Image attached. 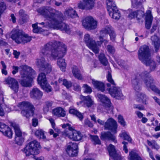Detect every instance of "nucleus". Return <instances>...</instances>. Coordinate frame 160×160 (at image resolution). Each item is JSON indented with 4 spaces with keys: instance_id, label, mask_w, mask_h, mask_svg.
I'll return each instance as SVG.
<instances>
[{
    "instance_id": "f257e3e1",
    "label": "nucleus",
    "mask_w": 160,
    "mask_h": 160,
    "mask_svg": "<svg viewBox=\"0 0 160 160\" xmlns=\"http://www.w3.org/2000/svg\"><path fill=\"white\" fill-rule=\"evenodd\" d=\"M66 46L62 43L53 41L47 43L41 50V53L43 56L37 61L40 70L47 73H50L52 66L47 61L58 59V66L62 71L65 72L66 64L62 57L66 54Z\"/></svg>"
},
{
    "instance_id": "f03ea898",
    "label": "nucleus",
    "mask_w": 160,
    "mask_h": 160,
    "mask_svg": "<svg viewBox=\"0 0 160 160\" xmlns=\"http://www.w3.org/2000/svg\"><path fill=\"white\" fill-rule=\"evenodd\" d=\"M38 11L43 16L47 19L48 21L47 22L37 23L32 24L33 31L34 33H38L42 32V28L38 27L37 25L38 24L46 27L60 29L62 31H64L67 33L70 32L69 26L62 22L63 18L62 14L60 12L49 7L39 8Z\"/></svg>"
},
{
    "instance_id": "7ed1b4c3",
    "label": "nucleus",
    "mask_w": 160,
    "mask_h": 160,
    "mask_svg": "<svg viewBox=\"0 0 160 160\" xmlns=\"http://www.w3.org/2000/svg\"><path fill=\"white\" fill-rule=\"evenodd\" d=\"M148 75L145 72L142 73L137 76V78L132 81V86L136 91L139 90L141 87V84L138 79L146 78L144 83L148 88H150L153 91L160 96V91L154 85V81L152 78L148 77Z\"/></svg>"
},
{
    "instance_id": "20e7f679",
    "label": "nucleus",
    "mask_w": 160,
    "mask_h": 160,
    "mask_svg": "<svg viewBox=\"0 0 160 160\" xmlns=\"http://www.w3.org/2000/svg\"><path fill=\"white\" fill-rule=\"evenodd\" d=\"M21 79L19 81L21 85L24 87L31 86L35 73L32 68L26 65L20 67Z\"/></svg>"
},
{
    "instance_id": "39448f33",
    "label": "nucleus",
    "mask_w": 160,
    "mask_h": 160,
    "mask_svg": "<svg viewBox=\"0 0 160 160\" xmlns=\"http://www.w3.org/2000/svg\"><path fill=\"white\" fill-rule=\"evenodd\" d=\"M18 108L21 110V114L22 116L28 118L33 115L34 107L33 105L30 102L27 101H23L19 103L17 106H11L10 108L7 107L4 108L5 111L9 112L13 110H17Z\"/></svg>"
},
{
    "instance_id": "423d86ee",
    "label": "nucleus",
    "mask_w": 160,
    "mask_h": 160,
    "mask_svg": "<svg viewBox=\"0 0 160 160\" xmlns=\"http://www.w3.org/2000/svg\"><path fill=\"white\" fill-rule=\"evenodd\" d=\"M138 56L139 60L147 66H149L152 70L155 69L156 64L150 58L149 49L147 46L143 45L140 48Z\"/></svg>"
},
{
    "instance_id": "0eeeda50",
    "label": "nucleus",
    "mask_w": 160,
    "mask_h": 160,
    "mask_svg": "<svg viewBox=\"0 0 160 160\" xmlns=\"http://www.w3.org/2000/svg\"><path fill=\"white\" fill-rule=\"evenodd\" d=\"M7 38L10 37L17 43H26L30 42L31 40V37L25 34L21 30L18 29H13L10 33L6 35Z\"/></svg>"
},
{
    "instance_id": "6e6552de",
    "label": "nucleus",
    "mask_w": 160,
    "mask_h": 160,
    "mask_svg": "<svg viewBox=\"0 0 160 160\" xmlns=\"http://www.w3.org/2000/svg\"><path fill=\"white\" fill-rule=\"evenodd\" d=\"M40 148V143L34 140L28 143L22 151L27 156L34 157L36 160H44V157H42L37 158L34 157V155L39 153V150Z\"/></svg>"
},
{
    "instance_id": "1a4fd4ad",
    "label": "nucleus",
    "mask_w": 160,
    "mask_h": 160,
    "mask_svg": "<svg viewBox=\"0 0 160 160\" xmlns=\"http://www.w3.org/2000/svg\"><path fill=\"white\" fill-rule=\"evenodd\" d=\"M62 127L66 130L63 132V135L73 140L78 141L82 138V135L80 132L76 131L69 124L62 125Z\"/></svg>"
},
{
    "instance_id": "9d476101",
    "label": "nucleus",
    "mask_w": 160,
    "mask_h": 160,
    "mask_svg": "<svg viewBox=\"0 0 160 160\" xmlns=\"http://www.w3.org/2000/svg\"><path fill=\"white\" fill-rule=\"evenodd\" d=\"M108 34H109L111 40L112 41H115L116 37L115 33L111 27H106L103 28L100 32L98 37L100 42H97L98 45H100L103 42L105 44L107 42V40L103 39V38L105 37Z\"/></svg>"
},
{
    "instance_id": "9b49d317",
    "label": "nucleus",
    "mask_w": 160,
    "mask_h": 160,
    "mask_svg": "<svg viewBox=\"0 0 160 160\" xmlns=\"http://www.w3.org/2000/svg\"><path fill=\"white\" fill-rule=\"evenodd\" d=\"M84 41L86 44L88 48L91 49L95 53H97L98 52L99 49V46L97 41L96 43L95 41L93 40L92 37L88 34H85L84 38Z\"/></svg>"
},
{
    "instance_id": "f8f14e48",
    "label": "nucleus",
    "mask_w": 160,
    "mask_h": 160,
    "mask_svg": "<svg viewBox=\"0 0 160 160\" xmlns=\"http://www.w3.org/2000/svg\"><path fill=\"white\" fill-rule=\"evenodd\" d=\"M97 122L101 125H104L106 129L111 130L113 133H117V123L116 122L113 118H109L107 120L105 123L104 121L100 119H98Z\"/></svg>"
},
{
    "instance_id": "ddd939ff",
    "label": "nucleus",
    "mask_w": 160,
    "mask_h": 160,
    "mask_svg": "<svg viewBox=\"0 0 160 160\" xmlns=\"http://www.w3.org/2000/svg\"><path fill=\"white\" fill-rule=\"evenodd\" d=\"M82 24L83 27L88 30L96 29L98 26V22L91 17H88L84 19Z\"/></svg>"
},
{
    "instance_id": "4468645a",
    "label": "nucleus",
    "mask_w": 160,
    "mask_h": 160,
    "mask_svg": "<svg viewBox=\"0 0 160 160\" xmlns=\"http://www.w3.org/2000/svg\"><path fill=\"white\" fill-rule=\"evenodd\" d=\"M13 127L15 130V138L16 143L21 145L24 141V138L22 135V132L18 125L14 124Z\"/></svg>"
},
{
    "instance_id": "2eb2a0df",
    "label": "nucleus",
    "mask_w": 160,
    "mask_h": 160,
    "mask_svg": "<svg viewBox=\"0 0 160 160\" xmlns=\"http://www.w3.org/2000/svg\"><path fill=\"white\" fill-rule=\"evenodd\" d=\"M112 88H108L107 90L111 95L117 99L122 98L123 97L121 89L115 86H112Z\"/></svg>"
},
{
    "instance_id": "dca6fc26",
    "label": "nucleus",
    "mask_w": 160,
    "mask_h": 160,
    "mask_svg": "<svg viewBox=\"0 0 160 160\" xmlns=\"http://www.w3.org/2000/svg\"><path fill=\"white\" fill-rule=\"evenodd\" d=\"M112 88H108L107 90L111 95L117 99L122 98L123 97L121 89L115 86H112Z\"/></svg>"
},
{
    "instance_id": "f3484780",
    "label": "nucleus",
    "mask_w": 160,
    "mask_h": 160,
    "mask_svg": "<svg viewBox=\"0 0 160 160\" xmlns=\"http://www.w3.org/2000/svg\"><path fill=\"white\" fill-rule=\"evenodd\" d=\"M4 83L6 84L9 85V87L14 92H17L18 91V81L10 77H8L5 79Z\"/></svg>"
},
{
    "instance_id": "a211bd4d",
    "label": "nucleus",
    "mask_w": 160,
    "mask_h": 160,
    "mask_svg": "<svg viewBox=\"0 0 160 160\" xmlns=\"http://www.w3.org/2000/svg\"><path fill=\"white\" fill-rule=\"evenodd\" d=\"M96 0H83V2L78 3V7L82 9H90L92 8L95 5Z\"/></svg>"
},
{
    "instance_id": "6ab92c4d",
    "label": "nucleus",
    "mask_w": 160,
    "mask_h": 160,
    "mask_svg": "<svg viewBox=\"0 0 160 160\" xmlns=\"http://www.w3.org/2000/svg\"><path fill=\"white\" fill-rule=\"evenodd\" d=\"M78 145L75 142H69L67 146L66 152L71 157L76 156L78 153Z\"/></svg>"
},
{
    "instance_id": "aec40b11",
    "label": "nucleus",
    "mask_w": 160,
    "mask_h": 160,
    "mask_svg": "<svg viewBox=\"0 0 160 160\" xmlns=\"http://www.w3.org/2000/svg\"><path fill=\"white\" fill-rule=\"evenodd\" d=\"M0 131L5 136L11 138L13 134V132L11 128L4 123L0 122Z\"/></svg>"
},
{
    "instance_id": "412c9836",
    "label": "nucleus",
    "mask_w": 160,
    "mask_h": 160,
    "mask_svg": "<svg viewBox=\"0 0 160 160\" xmlns=\"http://www.w3.org/2000/svg\"><path fill=\"white\" fill-rule=\"evenodd\" d=\"M98 100L101 102L103 105L105 107L110 108L111 102L110 99L107 96L102 94H97Z\"/></svg>"
},
{
    "instance_id": "4be33fe9",
    "label": "nucleus",
    "mask_w": 160,
    "mask_h": 160,
    "mask_svg": "<svg viewBox=\"0 0 160 160\" xmlns=\"http://www.w3.org/2000/svg\"><path fill=\"white\" fill-rule=\"evenodd\" d=\"M42 92L37 88H33L30 91V97L34 99H39L42 96Z\"/></svg>"
},
{
    "instance_id": "5701e85b",
    "label": "nucleus",
    "mask_w": 160,
    "mask_h": 160,
    "mask_svg": "<svg viewBox=\"0 0 160 160\" xmlns=\"http://www.w3.org/2000/svg\"><path fill=\"white\" fill-rule=\"evenodd\" d=\"M101 138L102 140H110L115 143L117 142L116 137L112 135L110 132H103L101 133Z\"/></svg>"
},
{
    "instance_id": "b1692460",
    "label": "nucleus",
    "mask_w": 160,
    "mask_h": 160,
    "mask_svg": "<svg viewBox=\"0 0 160 160\" xmlns=\"http://www.w3.org/2000/svg\"><path fill=\"white\" fill-rule=\"evenodd\" d=\"M92 83L95 88L102 92L105 91V86L103 82L94 79H92Z\"/></svg>"
},
{
    "instance_id": "393cba45",
    "label": "nucleus",
    "mask_w": 160,
    "mask_h": 160,
    "mask_svg": "<svg viewBox=\"0 0 160 160\" xmlns=\"http://www.w3.org/2000/svg\"><path fill=\"white\" fill-rule=\"evenodd\" d=\"M52 114L58 117H64L66 115V112L63 108L61 107H58L52 110Z\"/></svg>"
},
{
    "instance_id": "a878e982",
    "label": "nucleus",
    "mask_w": 160,
    "mask_h": 160,
    "mask_svg": "<svg viewBox=\"0 0 160 160\" xmlns=\"http://www.w3.org/2000/svg\"><path fill=\"white\" fill-rule=\"evenodd\" d=\"M151 13V12L149 10L147 11L146 13L145 26L147 29L150 28L153 20V17Z\"/></svg>"
},
{
    "instance_id": "bb28decb",
    "label": "nucleus",
    "mask_w": 160,
    "mask_h": 160,
    "mask_svg": "<svg viewBox=\"0 0 160 160\" xmlns=\"http://www.w3.org/2000/svg\"><path fill=\"white\" fill-rule=\"evenodd\" d=\"M80 98L83 101L85 105L88 107H91L94 104L93 101L91 97L89 96L85 97L83 96H81Z\"/></svg>"
},
{
    "instance_id": "cd10ccee",
    "label": "nucleus",
    "mask_w": 160,
    "mask_h": 160,
    "mask_svg": "<svg viewBox=\"0 0 160 160\" xmlns=\"http://www.w3.org/2000/svg\"><path fill=\"white\" fill-rule=\"evenodd\" d=\"M137 101L145 105L148 104V99L144 93L138 92L137 94Z\"/></svg>"
},
{
    "instance_id": "c85d7f7f",
    "label": "nucleus",
    "mask_w": 160,
    "mask_h": 160,
    "mask_svg": "<svg viewBox=\"0 0 160 160\" xmlns=\"http://www.w3.org/2000/svg\"><path fill=\"white\" fill-rule=\"evenodd\" d=\"M38 82L40 86L48 83L45 74L42 72L40 73L38 78Z\"/></svg>"
},
{
    "instance_id": "c756f323",
    "label": "nucleus",
    "mask_w": 160,
    "mask_h": 160,
    "mask_svg": "<svg viewBox=\"0 0 160 160\" xmlns=\"http://www.w3.org/2000/svg\"><path fill=\"white\" fill-rule=\"evenodd\" d=\"M152 43L154 46L156 51H157L160 46V40L159 38L156 35H154L151 38Z\"/></svg>"
},
{
    "instance_id": "7c9ffc66",
    "label": "nucleus",
    "mask_w": 160,
    "mask_h": 160,
    "mask_svg": "<svg viewBox=\"0 0 160 160\" xmlns=\"http://www.w3.org/2000/svg\"><path fill=\"white\" fill-rule=\"evenodd\" d=\"M109 15L111 17L115 20H118L121 16V14L117 8L114 9L112 11L108 12Z\"/></svg>"
},
{
    "instance_id": "2f4dec72",
    "label": "nucleus",
    "mask_w": 160,
    "mask_h": 160,
    "mask_svg": "<svg viewBox=\"0 0 160 160\" xmlns=\"http://www.w3.org/2000/svg\"><path fill=\"white\" fill-rule=\"evenodd\" d=\"M72 72L75 78L80 80L82 78L80 70L77 66H73L72 68Z\"/></svg>"
},
{
    "instance_id": "473e14b6",
    "label": "nucleus",
    "mask_w": 160,
    "mask_h": 160,
    "mask_svg": "<svg viewBox=\"0 0 160 160\" xmlns=\"http://www.w3.org/2000/svg\"><path fill=\"white\" fill-rule=\"evenodd\" d=\"M128 11L130 13L128 16V17L130 18H133L136 17H138L139 16H140V18L141 16L142 17L143 14V12L140 11H138L137 12V11H133L131 9H129Z\"/></svg>"
},
{
    "instance_id": "72a5a7b5",
    "label": "nucleus",
    "mask_w": 160,
    "mask_h": 160,
    "mask_svg": "<svg viewBox=\"0 0 160 160\" xmlns=\"http://www.w3.org/2000/svg\"><path fill=\"white\" fill-rule=\"evenodd\" d=\"M69 112L76 115L80 120H82L83 119V117L82 114L72 107H71L70 108Z\"/></svg>"
},
{
    "instance_id": "f704fd0d",
    "label": "nucleus",
    "mask_w": 160,
    "mask_h": 160,
    "mask_svg": "<svg viewBox=\"0 0 160 160\" xmlns=\"http://www.w3.org/2000/svg\"><path fill=\"white\" fill-rule=\"evenodd\" d=\"M128 159L129 160H142L137 153L134 151H132L130 152Z\"/></svg>"
},
{
    "instance_id": "c9c22d12",
    "label": "nucleus",
    "mask_w": 160,
    "mask_h": 160,
    "mask_svg": "<svg viewBox=\"0 0 160 160\" xmlns=\"http://www.w3.org/2000/svg\"><path fill=\"white\" fill-rule=\"evenodd\" d=\"M119 136L123 139L127 140L130 142L132 140L128 133L125 130L122 131L119 134Z\"/></svg>"
},
{
    "instance_id": "e433bc0d",
    "label": "nucleus",
    "mask_w": 160,
    "mask_h": 160,
    "mask_svg": "<svg viewBox=\"0 0 160 160\" xmlns=\"http://www.w3.org/2000/svg\"><path fill=\"white\" fill-rule=\"evenodd\" d=\"M65 15L66 16H69L72 18H76L77 17V14L76 12L71 8H69L66 11Z\"/></svg>"
},
{
    "instance_id": "4c0bfd02",
    "label": "nucleus",
    "mask_w": 160,
    "mask_h": 160,
    "mask_svg": "<svg viewBox=\"0 0 160 160\" xmlns=\"http://www.w3.org/2000/svg\"><path fill=\"white\" fill-rule=\"evenodd\" d=\"M106 2L108 12L112 11L113 9L117 8L113 0H107Z\"/></svg>"
},
{
    "instance_id": "58836bf2",
    "label": "nucleus",
    "mask_w": 160,
    "mask_h": 160,
    "mask_svg": "<svg viewBox=\"0 0 160 160\" xmlns=\"http://www.w3.org/2000/svg\"><path fill=\"white\" fill-rule=\"evenodd\" d=\"M58 82L60 84H62L67 88H69L72 86L71 82L70 81H67L66 79L62 78H59L58 79Z\"/></svg>"
},
{
    "instance_id": "ea45409f",
    "label": "nucleus",
    "mask_w": 160,
    "mask_h": 160,
    "mask_svg": "<svg viewBox=\"0 0 160 160\" xmlns=\"http://www.w3.org/2000/svg\"><path fill=\"white\" fill-rule=\"evenodd\" d=\"M99 60L101 62L104 66H107L108 64V60L105 57L103 53H101L99 56Z\"/></svg>"
},
{
    "instance_id": "a19ab883",
    "label": "nucleus",
    "mask_w": 160,
    "mask_h": 160,
    "mask_svg": "<svg viewBox=\"0 0 160 160\" xmlns=\"http://www.w3.org/2000/svg\"><path fill=\"white\" fill-rule=\"evenodd\" d=\"M107 149L110 156L118 152L116 150L115 146L110 144L108 147Z\"/></svg>"
},
{
    "instance_id": "79ce46f5",
    "label": "nucleus",
    "mask_w": 160,
    "mask_h": 160,
    "mask_svg": "<svg viewBox=\"0 0 160 160\" xmlns=\"http://www.w3.org/2000/svg\"><path fill=\"white\" fill-rule=\"evenodd\" d=\"M35 135L38 138L45 139L46 138L44 135V132L41 129H38L35 132Z\"/></svg>"
},
{
    "instance_id": "37998d69",
    "label": "nucleus",
    "mask_w": 160,
    "mask_h": 160,
    "mask_svg": "<svg viewBox=\"0 0 160 160\" xmlns=\"http://www.w3.org/2000/svg\"><path fill=\"white\" fill-rule=\"evenodd\" d=\"M147 142L149 146H151L152 148L157 150L158 149L160 148L159 146L156 143V142L154 140H152L151 141L148 140Z\"/></svg>"
},
{
    "instance_id": "c03bdc74",
    "label": "nucleus",
    "mask_w": 160,
    "mask_h": 160,
    "mask_svg": "<svg viewBox=\"0 0 160 160\" xmlns=\"http://www.w3.org/2000/svg\"><path fill=\"white\" fill-rule=\"evenodd\" d=\"M52 101H47L45 102V105L43 108V110L45 112H48L50 109L53 104Z\"/></svg>"
},
{
    "instance_id": "a18cd8bd",
    "label": "nucleus",
    "mask_w": 160,
    "mask_h": 160,
    "mask_svg": "<svg viewBox=\"0 0 160 160\" xmlns=\"http://www.w3.org/2000/svg\"><path fill=\"white\" fill-rule=\"evenodd\" d=\"M111 156L113 157L114 160H123L124 159V158L122 157L121 154L118 152Z\"/></svg>"
},
{
    "instance_id": "49530a36",
    "label": "nucleus",
    "mask_w": 160,
    "mask_h": 160,
    "mask_svg": "<svg viewBox=\"0 0 160 160\" xmlns=\"http://www.w3.org/2000/svg\"><path fill=\"white\" fill-rule=\"evenodd\" d=\"M91 137L92 141L94 144H99L101 143L100 141L98 136H91Z\"/></svg>"
},
{
    "instance_id": "de8ad7c7",
    "label": "nucleus",
    "mask_w": 160,
    "mask_h": 160,
    "mask_svg": "<svg viewBox=\"0 0 160 160\" xmlns=\"http://www.w3.org/2000/svg\"><path fill=\"white\" fill-rule=\"evenodd\" d=\"M41 87L43 90L48 92H50L52 91L51 87L48 83Z\"/></svg>"
},
{
    "instance_id": "09e8293b",
    "label": "nucleus",
    "mask_w": 160,
    "mask_h": 160,
    "mask_svg": "<svg viewBox=\"0 0 160 160\" xmlns=\"http://www.w3.org/2000/svg\"><path fill=\"white\" fill-rule=\"evenodd\" d=\"M107 78L108 81V82L111 83L112 86L116 85V84L115 83L114 81L112 78L111 74L109 72H108Z\"/></svg>"
},
{
    "instance_id": "8fccbe9b",
    "label": "nucleus",
    "mask_w": 160,
    "mask_h": 160,
    "mask_svg": "<svg viewBox=\"0 0 160 160\" xmlns=\"http://www.w3.org/2000/svg\"><path fill=\"white\" fill-rule=\"evenodd\" d=\"M84 92L86 93H91L92 92L91 88L87 84H84L82 86Z\"/></svg>"
},
{
    "instance_id": "3c124183",
    "label": "nucleus",
    "mask_w": 160,
    "mask_h": 160,
    "mask_svg": "<svg viewBox=\"0 0 160 160\" xmlns=\"http://www.w3.org/2000/svg\"><path fill=\"white\" fill-rule=\"evenodd\" d=\"M1 63L2 67V74H4L5 75H6L8 74V72L6 70V65L5 64L4 62L3 61H2L1 62Z\"/></svg>"
},
{
    "instance_id": "603ef678",
    "label": "nucleus",
    "mask_w": 160,
    "mask_h": 160,
    "mask_svg": "<svg viewBox=\"0 0 160 160\" xmlns=\"http://www.w3.org/2000/svg\"><path fill=\"white\" fill-rule=\"evenodd\" d=\"M118 122L123 127L125 126L126 125V122L122 116L119 115L118 117Z\"/></svg>"
},
{
    "instance_id": "864d4df0",
    "label": "nucleus",
    "mask_w": 160,
    "mask_h": 160,
    "mask_svg": "<svg viewBox=\"0 0 160 160\" xmlns=\"http://www.w3.org/2000/svg\"><path fill=\"white\" fill-rule=\"evenodd\" d=\"M52 85H53L54 88L55 89V91H58L59 90V84H60L59 82H58L57 81H55L53 82H51Z\"/></svg>"
},
{
    "instance_id": "5fc2aeb1",
    "label": "nucleus",
    "mask_w": 160,
    "mask_h": 160,
    "mask_svg": "<svg viewBox=\"0 0 160 160\" xmlns=\"http://www.w3.org/2000/svg\"><path fill=\"white\" fill-rule=\"evenodd\" d=\"M134 109H137L140 110H145L144 107L142 105L135 104L133 105Z\"/></svg>"
},
{
    "instance_id": "6e6d98bb",
    "label": "nucleus",
    "mask_w": 160,
    "mask_h": 160,
    "mask_svg": "<svg viewBox=\"0 0 160 160\" xmlns=\"http://www.w3.org/2000/svg\"><path fill=\"white\" fill-rule=\"evenodd\" d=\"M6 8V6L3 2H0V12H2Z\"/></svg>"
},
{
    "instance_id": "4d7b16f0",
    "label": "nucleus",
    "mask_w": 160,
    "mask_h": 160,
    "mask_svg": "<svg viewBox=\"0 0 160 160\" xmlns=\"http://www.w3.org/2000/svg\"><path fill=\"white\" fill-rule=\"evenodd\" d=\"M12 73L13 75H15L18 72L19 67L18 66H12Z\"/></svg>"
},
{
    "instance_id": "13d9d810",
    "label": "nucleus",
    "mask_w": 160,
    "mask_h": 160,
    "mask_svg": "<svg viewBox=\"0 0 160 160\" xmlns=\"http://www.w3.org/2000/svg\"><path fill=\"white\" fill-rule=\"evenodd\" d=\"M107 49L109 52L112 54L115 51L114 48L110 45H108L107 46Z\"/></svg>"
},
{
    "instance_id": "bf43d9fd",
    "label": "nucleus",
    "mask_w": 160,
    "mask_h": 160,
    "mask_svg": "<svg viewBox=\"0 0 160 160\" xmlns=\"http://www.w3.org/2000/svg\"><path fill=\"white\" fill-rule=\"evenodd\" d=\"M122 143L123 144V150L126 153H127L128 152V149L127 146L128 143L126 142L123 141L122 142Z\"/></svg>"
},
{
    "instance_id": "052dcab7",
    "label": "nucleus",
    "mask_w": 160,
    "mask_h": 160,
    "mask_svg": "<svg viewBox=\"0 0 160 160\" xmlns=\"http://www.w3.org/2000/svg\"><path fill=\"white\" fill-rule=\"evenodd\" d=\"M85 124L90 127H92L93 126V124L88 119L85 120Z\"/></svg>"
},
{
    "instance_id": "680f3d73",
    "label": "nucleus",
    "mask_w": 160,
    "mask_h": 160,
    "mask_svg": "<svg viewBox=\"0 0 160 160\" xmlns=\"http://www.w3.org/2000/svg\"><path fill=\"white\" fill-rule=\"evenodd\" d=\"M135 113L139 118H142L144 116L143 114L139 111H136L135 112Z\"/></svg>"
},
{
    "instance_id": "e2e57ef3",
    "label": "nucleus",
    "mask_w": 160,
    "mask_h": 160,
    "mask_svg": "<svg viewBox=\"0 0 160 160\" xmlns=\"http://www.w3.org/2000/svg\"><path fill=\"white\" fill-rule=\"evenodd\" d=\"M13 54L14 56V57L16 58H18L19 56L20 55V52H18L16 50H14L13 52Z\"/></svg>"
},
{
    "instance_id": "0e129e2a",
    "label": "nucleus",
    "mask_w": 160,
    "mask_h": 160,
    "mask_svg": "<svg viewBox=\"0 0 160 160\" xmlns=\"http://www.w3.org/2000/svg\"><path fill=\"white\" fill-rule=\"evenodd\" d=\"M73 87H74V89L76 91H80L81 89L80 86L77 84H74L73 85Z\"/></svg>"
},
{
    "instance_id": "69168bd1",
    "label": "nucleus",
    "mask_w": 160,
    "mask_h": 160,
    "mask_svg": "<svg viewBox=\"0 0 160 160\" xmlns=\"http://www.w3.org/2000/svg\"><path fill=\"white\" fill-rule=\"evenodd\" d=\"M38 124V119L36 118H33L32 119V125L34 127H36Z\"/></svg>"
},
{
    "instance_id": "338daca9",
    "label": "nucleus",
    "mask_w": 160,
    "mask_h": 160,
    "mask_svg": "<svg viewBox=\"0 0 160 160\" xmlns=\"http://www.w3.org/2000/svg\"><path fill=\"white\" fill-rule=\"evenodd\" d=\"M48 120L50 121V123H51L52 126V127L54 129L55 124L54 122V120L52 118H49Z\"/></svg>"
},
{
    "instance_id": "774afa93",
    "label": "nucleus",
    "mask_w": 160,
    "mask_h": 160,
    "mask_svg": "<svg viewBox=\"0 0 160 160\" xmlns=\"http://www.w3.org/2000/svg\"><path fill=\"white\" fill-rule=\"evenodd\" d=\"M3 105L0 104V116H2L4 115V112L3 108Z\"/></svg>"
}]
</instances>
